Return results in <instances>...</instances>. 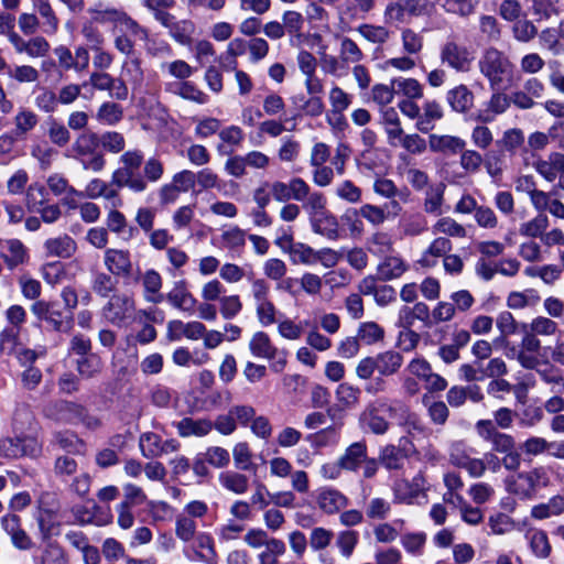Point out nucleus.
I'll use <instances>...</instances> for the list:
<instances>
[{
  "label": "nucleus",
  "instance_id": "nucleus-12",
  "mask_svg": "<svg viewBox=\"0 0 564 564\" xmlns=\"http://www.w3.org/2000/svg\"><path fill=\"white\" fill-rule=\"evenodd\" d=\"M39 453L40 446L34 438L4 437L0 440V456L4 458L36 456Z\"/></svg>",
  "mask_w": 564,
  "mask_h": 564
},
{
  "label": "nucleus",
  "instance_id": "nucleus-17",
  "mask_svg": "<svg viewBox=\"0 0 564 564\" xmlns=\"http://www.w3.org/2000/svg\"><path fill=\"white\" fill-rule=\"evenodd\" d=\"M164 90L182 99L204 105L208 101V96L199 89L194 83L184 80L166 83Z\"/></svg>",
  "mask_w": 564,
  "mask_h": 564
},
{
  "label": "nucleus",
  "instance_id": "nucleus-29",
  "mask_svg": "<svg viewBox=\"0 0 564 564\" xmlns=\"http://www.w3.org/2000/svg\"><path fill=\"white\" fill-rule=\"evenodd\" d=\"M52 444L59 449L73 455H84L85 443L76 434L69 431L57 432L53 435Z\"/></svg>",
  "mask_w": 564,
  "mask_h": 564
},
{
  "label": "nucleus",
  "instance_id": "nucleus-18",
  "mask_svg": "<svg viewBox=\"0 0 564 564\" xmlns=\"http://www.w3.org/2000/svg\"><path fill=\"white\" fill-rule=\"evenodd\" d=\"M104 262L108 271L118 276H129L132 272V261L128 250L108 249Z\"/></svg>",
  "mask_w": 564,
  "mask_h": 564
},
{
  "label": "nucleus",
  "instance_id": "nucleus-23",
  "mask_svg": "<svg viewBox=\"0 0 564 564\" xmlns=\"http://www.w3.org/2000/svg\"><path fill=\"white\" fill-rule=\"evenodd\" d=\"M7 252L1 253L9 270H14L20 265L28 263L30 256L28 248L19 239H9L6 241Z\"/></svg>",
  "mask_w": 564,
  "mask_h": 564
},
{
  "label": "nucleus",
  "instance_id": "nucleus-16",
  "mask_svg": "<svg viewBox=\"0 0 564 564\" xmlns=\"http://www.w3.org/2000/svg\"><path fill=\"white\" fill-rule=\"evenodd\" d=\"M312 231L316 235L335 241L340 238L339 223L337 217L330 212L317 215L308 219Z\"/></svg>",
  "mask_w": 564,
  "mask_h": 564
},
{
  "label": "nucleus",
  "instance_id": "nucleus-34",
  "mask_svg": "<svg viewBox=\"0 0 564 564\" xmlns=\"http://www.w3.org/2000/svg\"><path fill=\"white\" fill-rule=\"evenodd\" d=\"M141 282L144 289V297L148 302L156 304L163 300V295L160 293L162 279L155 270L145 271Z\"/></svg>",
  "mask_w": 564,
  "mask_h": 564
},
{
  "label": "nucleus",
  "instance_id": "nucleus-26",
  "mask_svg": "<svg viewBox=\"0 0 564 564\" xmlns=\"http://www.w3.org/2000/svg\"><path fill=\"white\" fill-rule=\"evenodd\" d=\"M175 427L181 437H203L213 430V422L208 419L184 417L175 424Z\"/></svg>",
  "mask_w": 564,
  "mask_h": 564
},
{
  "label": "nucleus",
  "instance_id": "nucleus-38",
  "mask_svg": "<svg viewBox=\"0 0 564 564\" xmlns=\"http://www.w3.org/2000/svg\"><path fill=\"white\" fill-rule=\"evenodd\" d=\"M281 22L291 40H300L303 37L305 18L301 12L295 10H285L282 13Z\"/></svg>",
  "mask_w": 564,
  "mask_h": 564
},
{
  "label": "nucleus",
  "instance_id": "nucleus-9",
  "mask_svg": "<svg viewBox=\"0 0 564 564\" xmlns=\"http://www.w3.org/2000/svg\"><path fill=\"white\" fill-rule=\"evenodd\" d=\"M94 12L96 13L95 21L99 23H112L116 28H120L122 32H128L140 39L148 37V31L123 10L107 8L104 10H95Z\"/></svg>",
  "mask_w": 564,
  "mask_h": 564
},
{
  "label": "nucleus",
  "instance_id": "nucleus-20",
  "mask_svg": "<svg viewBox=\"0 0 564 564\" xmlns=\"http://www.w3.org/2000/svg\"><path fill=\"white\" fill-rule=\"evenodd\" d=\"M533 166L543 178L553 182L561 173H564V154L552 152L546 159L538 158Z\"/></svg>",
  "mask_w": 564,
  "mask_h": 564
},
{
  "label": "nucleus",
  "instance_id": "nucleus-54",
  "mask_svg": "<svg viewBox=\"0 0 564 564\" xmlns=\"http://www.w3.org/2000/svg\"><path fill=\"white\" fill-rule=\"evenodd\" d=\"M247 234L241 228L234 226L221 232L220 240L221 246L225 249L239 251L246 245Z\"/></svg>",
  "mask_w": 564,
  "mask_h": 564
},
{
  "label": "nucleus",
  "instance_id": "nucleus-22",
  "mask_svg": "<svg viewBox=\"0 0 564 564\" xmlns=\"http://www.w3.org/2000/svg\"><path fill=\"white\" fill-rule=\"evenodd\" d=\"M474 93L464 84L457 85L446 93V101L452 110L466 113L474 107Z\"/></svg>",
  "mask_w": 564,
  "mask_h": 564
},
{
  "label": "nucleus",
  "instance_id": "nucleus-35",
  "mask_svg": "<svg viewBox=\"0 0 564 564\" xmlns=\"http://www.w3.org/2000/svg\"><path fill=\"white\" fill-rule=\"evenodd\" d=\"M37 122L39 117L32 110H19L14 117L13 135L20 140L25 139L28 133L36 127Z\"/></svg>",
  "mask_w": 564,
  "mask_h": 564
},
{
  "label": "nucleus",
  "instance_id": "nucleus-1",
  "mask_svg": "<svg viewBox=\"0 0 564 564\" xmlns=\"http://www.w3.org/2000/svg\"><path fill=\"white\" fill-rule=\"evenodd\" d=\"M390 421L403 427L409 434H423L425 426L420 416L401 400L378 398L369 402L359 415L362 427L376 435H383L390 429Z\"/></svg>",
  "mask_w": 564,
  "mask_h": 564
},
{
  "label": "nucleus",
  "instance_id": "nucleus-56",
  "mask_svg": "<svg viewBox=\"0 0 564 564\" xmlns=\"http://www.w3.org/2000/svg\"><path fill=\"white\" fill-rule=\"evenodd\" d=\"M77 470L78 463L69 455H59L54 460V475L62 480L74 477L77 474Z\"/></svg>",
  "mask_w": 564,
  "mask_h": 564
},
{
  "label": "nucleus",
  "instance_id": "nucleus-28",
  "mask_svg": "<svg viewBox=\"0 0 564 564\" xmlns=\"http://www.w3.org/2000/svg\"><path fill=\"white\" fill-rule=\"evenodd\" d=\"M416 129L423 133H427L434 129L435 122L443 118V109L436 100H427L424 102Z\"/></svg>",
  "mask_w": 564,
  "mask_h": 564
},
{
  "label": "nucleus",
  "instance_id": "nucleus-63",
  "mask_svg": "<svg viewBox=\"0 0 564 564\" xmlns=\"http://www.w3.org/2000/svg\"><path fill=\"white\" fill-rule=\"evenodd\" d=\"M488 527L492 534L503 535L516 529V521L503 512H498L488 518Z\"/></svg>",
  "mask_w": 564,
  "mask_h": 564
},
{
  "label": "nucleus",
  "instance_id": "nucleus-60",
  "mask_svg": "<svg viewBox=\"0 0 564 564\" xmlns=\"http://www.w3.org/2000/svg\"><path fill=\"white\" fill-rule=\"evenodd\" d=\"M401 43L403 51L412 56H419L423 50V36L412 29H404L401 32Z\"/></svg>",
  "mask_w": 564,
  "mask_h": 564
},
{
  "label": "nucleus",
  "instance_id": "nucleus-37",
  "mask_svg": "<svg viewBox=\"0 0 564 564\" xmlns=\"http://www.w3.org/2000/svg\"><path fill=\"white\" fill-rule=\"evenodd\" d=\"M250 351L261 358L273 359L278 352L276 347L271 343L270 337L263 332L253 334L249 343Z\"/></svg>",
  "mask_w": 564,
  "mask_h": 564
},
{
  "label": "nucleus",
  "instance_id": "nucleus-45",
  "mask_svg": "<svg viewBox=\"0 0 564 564\" xmlns=\"http://www.w3.org/2000/svg\"><path fill=\"white\" fill-rule=\"evenodd\" d=\"M162 438L153 432L142 433L139 437V447L145 458H156L162 456Z\"/></svg>",
  "mask_w": 564,
  "mask_h": 564
},
{
  "label": "nucleus",
  "instance_id": "nucleus-36",
  "mask_svg": "<svg viewBox=\"0 0 564 564\" xmlns=\"http://www.w3.org/2000/svg\"><path fill=\"white\" fill-rule=\"evenodd\" d=\"M511 102V99L501 91H496L491 95L487 102V108L484 113L479 116L482 122H490L498 115L507 111Z\"/></svg>",
  "mask_w": 564,
  "mask_h": 564
},
{
  "label": "nucleus",
  "instance_id": "nucleus-11",
  "mask_svg": "<svg viewBox=\"0 0 564 564\" xmlns=\"http://www.w3.org/2000/svg\"><path fill=\"white\" fill-rule=\"evenodd\" d=\"M31 313L40 322H45L54 332H66L68 329L63 312L56 302L37 300L32 303Z\"/></svg>",
  "mask_w": 564,
  "mask_h": 564
},
{
  "label": "nucleus",
  "instance_id": "nucleus-43",
  "mask_svg": "<svg viewBox=\"0 0 564 564\" xmlns=\"http://www.w3.org/2000/svg\"><path fill=\"white\" fill-rule=\"evenodd\" d=\"M427 221L425 217L420 214H410L401 218L399 227L401 232L406 237H415L426 230Z\"/></svg>",
  "mask_w": 564,
  "mask_h": 564
},
{
  "label": "nucleus",
  "instance_id": "nucleus-6",
  "mask_svg": "<svg viewBox=\"0 0 564 564\" xmlns=\"http://www.w3.org/2000/svg\"><path fill=\"white\" fill-rule=\"evenodd\" d=\"M441 63L457 73H468L475 61V52L467 45L451 39L440 48Z\"/></svg>",
  "mask_w": 564,
  "mask_h": 564
},
{
  "label": "nucleus",
  "instance_id": "nucleus-47",
  "mask_svg": "<svg viewBox=\"0 0 564 564\" xmlns=\"http://www.w3.org/2000/svg\"><path fill=\"white\" fill-rule=\"evenodd\" d=\"M529 329L535 336H553L558 330V325L555 321L546 316H536L529 324L523 323L521 330Z\"/></svg>",
  "mask_w": 564,
  "mask_h": 564
},
{
  "label": "nucleus",
  "instance_id": "nucleus-3",
  "mask_svg": "<svg viewBox=\"0 0 564 564\" xmlns=\"http://www.w3.org/2000/svg\"><path fill=\"white\" fill-rule=\"evenodd\" d=\"M551 485V478L544 466H536L529 470L509 475L505 479L508 494L520 500H532L540 488Z\"/></svg>",
  "mask_w": 564,
  "mask_h": 564
},
{
  "label": "nucleus",
  "instance_id": "nucleus-14",
  "mask_svg": "<svg viewBox=\"0 0 564 564\" xmlns=\"http://www.w3.org/2000/svg\"><path fill=\"white\" fill-rule=\"evenodd\" d=\"M43 248L48 258L68 259L75 254L77 243L69 235L62 234L46 239Z\"/></svg>",
  "mask_w": 564,
  "mask_h": 564
},
{
  "label": "nucleus",
  "instance_id": "nucleus-46",
  "mask_svg": "<svg viewBox=\"0 0 564 564\" xmlns=\"http://www.w3.org/2000/svg\"><path fill=\"white\" fill-rule=\"evenodd\" d=\"M107 226L110 231L121 236L123 239H131L134 234V229L128 226L124 215L112 208L107 215Z\"/></svg>",
  "mask_w": 564,
  "mask_h": 564
},
{
  "label": "nucleus",
  "instance_id": "nucleus-4",
  "mask_svg": "<svg viewBox=\"0 0 564 564\" xmlns=\"http://www.w3.org/2000/svg\"><path fill=\"white\" fill-rule=\"evenodd\" d=\"M119 162L121 166L112 172L111 184L118 188L127 187L133 193L144 192L148 188V182L139 172L143 163V153L140 150L126 151L121 154Z\"/></svg>",
  "mask_w": 564,
  "mask_h": 564
},
{
  "label": "nucleus",
  "instance_id": "nucleus-13",
  "mask_svg": "<svg viewBox=\"0 0 564 564\" xmlns=\"http://www.w3.org/2000/svg\"><path fill=\"white\" fill-rule=\"evenodd\" d=\"M90 85L97 90H106L109 96L117 100H126L129 88L123 79L115 78L105 72H94L89 77Z\"/></svg>",
  "mask_w": 564,
  "mask_h": 564
},
{
  "label": "nucleus",
  "instance_id": "nucleus-24",
  "mask_svg": "<svg viewBox=\"0 0 564 564\" xmlns=\"http://www.w3.org/2000/svg\"><path fill=\"white\" fill-rule=\"evenodd\" d=\"M429 145L433 152L454 155L464 150L466 142L455 135L431 134L429 138Z\"/></svg>",
  "mask_w": 564,
  "mask_h": 564
},
{
  "label": "nucleus",
  "instance_id": "nucleus-39",
  "mask_svg": "<svg viewBox=\"0 0 564 564\" xmlns=\"http://www.w3.org/2000/svg\"><path fill=\"white\" fill-rule=\"evenodd\" d=\"M445 184L430 186L425 192L423 208L426 214L441 215L444 202Z\"/></svg>",
  "mask_w": 564,
  "mask_h": 564
},
{
  "label": "nucleus",
  "instance_id": "nucleus-62",
  "mask_svg": "<svg viewBox=\"0 0 564 564\" xmlns=\"http://www.w3.org/2000/svg\"><path fill=\"white\" fill-rule=\"evenodd\" d=\"M397 94H402L406 99H416L423 96V86L414 78L393 79Z\"/></svg>",
  "mask_w": 564,
  "mask_h": 564
},
{
  "label": "nucleus",
  "instance_id": "nucleus-33",
  "mask_svg": "<svg viewBox=\"0 0 564 564\" xmlns=\"http://www.w3.org/2000/svg\"><path fill=\"white\" fill-rule=\"evenodd\" d=\"M564 512V497L553 496L546 502L539 503L531 509V517L536 520H544L560 516Z\"/></svg>",
  "mask_w": 564,
  "mask_h": 564
},
{
  "label": "nucleus",
  "instance_id": "nucleus-10",
  "mask_svg": "<svg viewBox=\"0 0 564 564\" xmlns=\"http://www.w3.org/2000/svg\"><path fill=\"white\" fill-rule=\"evenodd\" d=\"M195 186V173L189 170H183L172 177L170 183L162 185L159 189L160 205L167 206L174 204L181 193H186Z\"/></svg>",
  "mask_w": 564,
  "mask_h": 564
},
{
  "label": "nucleus",
  "instance_id": "nucleus-61",
  "mask_svg": "<svg viewBox=\"0 0 564 564\" xmlns=\"http://www.w3.org/2000/svg\"><path fill=\"white\" fill-rule=\"evenodd\" d=\"M301 152V143L293 137H284L278 150V159L283 163L295 162Z\"/></svg>",
  "mask_w": 564,
  "mask_h": 564
},
{
  "label": "nucleus",
  "instance_id": "nucleus-25",
  "mask_svg": "<svg viewBox=\"0 0 564 564\" xmlns=\"http://www.w3.org/2000/svg\"><path fill=\"white\" fill-rule=\"evenodd\" d=\"M377 371L380 376L390 377L399 372L403 365V356L395 350L389 349L375 356Z\"/></svg>",
  "mask_w": 564,
  "mask_h": 564
},
{
  "label": "nucleus",
  "instance_id": "nucleus-2",
  "mask_svg": "<svg viewBox=\"0 0 564 564\" xmlns=\"http://www.w3.org/2000/svg\"><path fill=\"white\" fill-rule=\"evenodd\" d=\"M477 66L480 75L487 79L494 90H500L513 80L514 64L503 51L496 46H487L482 50Z\"/></svg>",
  "mask_w": 564,
  "mask_h": 564
},
{
  "label": "nucleus",
  "instance_id": "nucleus-40",
  "mask_svg": "<svg viewBox=\"0 0 564 564\" xmlns=\"http://www.w3.org/2000/svg\"><path fill=\"white\" fill-rule=\"evenodd\" d=\"M219 484L227 490L242 495L249 488V479L246 475L238 471H224L219 475Z\"/></svg>",
  "mask_w": 564,
  "mask_h": 564
},
{
  "label": "nucleus",
  "instance_id": "nucleus-32",
  "mask_svg": "<svg viewBox=\"0 0 564 564\" xmlns=\"http://www.w3.org/2000/svg\"><path fill=\"white\" fill-rule=\"evenodd\" d=\"M452 242L448 238L437 237L435 238L429 248L423 252L420 264L423 267H433L436 261L435 258L445 257L447 252L452 250Z\"/></svg>",
  "mask_w": 564,
  "mask_h": 564
},
{
  "label": "nucleus",
  "instance_id": "nucleus-55",
  "mask_svg": "<svg viewBox=\"0 0 564 564\" xmlns=\"http://www.w3.org/2000/svg\"><path fill=\"white\" fill-rule=\"evenodd\" d=\"M434 234H443L453 238H465L467 235L466 228L451 217L440 218L433 225Z\"/></svg>",
  "mask_w": 564,
  "mask_h": 564
},
{
  "label": "nucleus",
  "instance_id": "nucleus-41",
  "mask_svg": "<svg viewBox=\"0 0 564 564\" xmlns=\"http://www.w3.org/2000/svg\"><path fill=\"white\" fill-rule=\"evenodd\" d=\"M384 335L386 332L383 327L376 322L360 323L356 333L359 341L364 343L365 345H375L379 341H382Z\"/></svg>",
  "mask_w": 564,
  "mask_h": 564
},
{
  "label": "nucleus",
  "instance_id": "nucleus-30",
  "mask_svg": "<svg viewBox=\"0 0 564 564\" xmlns=\"http://www.w3.org/2000/svg\"><path fill=\"white\" fill-rule=\"evenodd\" d=\"M367 457V445L365 442H356L349 445L339 457L340 465L346 470L356 471Z\"/></svg>",
  "mask_w": 564,
  "mask_h": 564
},
{
  "label": "nucleus",
  "instance_id": "nucleus-15",
  "mask_svg": "<svg viewBox=\"0 0 564 564\" xmlns=\"http://www.w3.org/2000/svg\"><path fill=\"white\" fill-rule=\"evenodd\" d=\"M119 79H123L127 86L130 85L133 91H141L145 76L139 55L130 56L122 62Z\"/></svg>",
  "mask_w": 564,
  "mask_h": 564
},
{
  "label": "nucleus",
  "instance_id": "nucleus-51",
  "mask_svg": "<svg viewBox=\"0 0 564 564\" xmlns=\"http://www.w3.org/2000/svg\"><path fill=\"white\" fill-rule=\"evenodd\" d=\"M391 512V502L381 497H373L365 505L366 517L370 520H384Z\"/></svg>",
  "mask_w": 564,
  "mask_h": 564
},
{
  "label": "nucleus",
  "instance_id": "nucleus-27",
  "mask_svg": "<svg viewBox=\"0 0 564 564\" xmlns=\"http://www.w3.org/2000/svg\"><path fill=\"white\" fill-rule=\"evenodd\" d=\"M193 551L197 560L212 564L217 558V552L213 536L207 532H198L194 538Z\"/></svg>",
  "mask_w": 564,
  "mask_h": 564
},
{
  "label": "nucleus",
  "instance_id": "nucleus-50",
  "mask_svg": "<svg viewBox=\"0 0 564 564\" xmlns=\"http://www.w3.org/2000/svg\"><path fill=\"white\" fill-rule=\"evenodd\" d=\"M447 13L467 18L475 12L477 0H436Z\"/></svg>",
  "mask_w": 564,
  "mask_h": 564
},
{
  "label": "nucleus",
  "instance_id": "nucleus-21",
  "mask_svg": "<svg viewBox=\"0 0 564 564\" xmlns=\"http://www.w3.org/2000/svg\"><path fill=\"white\" fill-rule=\"evenodd\" d=\"M471 400L475 403L482 401L484 394L481 389L476 386H453L446 393L447 404L452 408L463 406L467 400Z\"/></svg>",
  "mask_w": 564,
  "mask_h": 564
},
{
  "label": "nucleus",
  "instance_id": "nucleus-31",
  "mask_svg": "<svg viewBox=\"0 0 564 564\" xmlns=\"http://www.w3.org/2000/svg\"><path fill=\"white\" fill-rule=\"evenodd\" d=\"M166 299L174 307L184 312H192L196 304L195 297L187 291L184 282H177Z\"/></svg>",
  "mask_w": 564,
  "mask_h": 564
},
{
  "label": "nucleus",
  "instance_id": "nucleus-42",
  "mask_svg": "<svg viewBox=\"0 0 564 564\" xmlns=\"http://www.w3.org/2000/svg\"><path fill=\"white\" fill-rule=\"evenodd\" d=\"M406 271V264L400 257H387L378 265V274L384 281L397 279Z\"/></svg>",
  "mask_w": 564,
  "mask_h": 564
},
{
  "label": "nucleus",
  "instance_id": "nucleus-48",
  "mask_svg": "<svg viewBox=\"0 0 564 564\" xmlns=\"http://www.w3.org/2000/svg\"><path fill=\"white\" fill-rule=\"evenodd\" d=\"M196 520L188 514L178 513L175 518V535L184 543L192 542L197 535Z\"/></svg>",
  "mask_w": 564,
  "mask_h": 564
},
{
  "label": "nucleus",
  "instance_id": "nucleus-8",
  "mask_svg": "<svg viewBox=\"0 0 564 564\" xmlns=\"http://www.w3.org/2000/svg\"><path fill=\"white\" fill-rule=\"evenodd\" d=\"M478 436L491 445V451L505 454L516 448V440L512 435L500 432L492 420H479L475 424Z\"/></svg>",
  "mask_w": 564,
  "mask_h": 564
},
{
  "label": "nucleus",
  "instance_id": "nucleus-57",
  "mask_svg": "<svg viewBox=\"0 0 564 564\" xmlns=\"http://www.w3.org/2000/svg\"><path fill=\"white\" fill-rule=\"evenodd\" d=\"M46 188L39 182H34L25 189L24 203L30 212L39 210L46 199Z\"/></svg>",
  "mask_w": 564,
  "mask_h": 564
},
{
  "label": "nucleus",
  "instance_id": "nucleus-5",
  "mask_svg": "<svg viewBox=\"0 0 564 564\" xmlns=\"http://www.w3.org/2000/svg\"><path fill=\"white\" fill-rule=\"evenodd\" d=\"M98 143V135L94 132L79 134L72 145V158L79 161L83 169L100 172L106 161L97 151Z\"/></svg>",
  "mask_w": 564,
  "mask_h": 564
},
{
  "label": "nucleus",
  "instance_id": "nucleus-59",
  "mask_svg": "<svg viewBox=\"0 0 564 564\" xmlns=\"http://www.w3.org/2000/svg\"><path fill=\"white\" fill-rule=\"evenodd\" d=\"M373 191L376 194L384 198L399 197L403 203L408 202L409 192L400 191L393 181L388 178H377L373 183Z\"/></svg>",
  "mask_w": 564,
  "mask_h": 564
},
{
  "label": "nucleus",
  "instance_id": "nucleus-52",
  "mask_svg": "<svg viewBox=\"0 0 564 564\" xmlns=\"http://www.w3.org/2000/svg\"><path fill=\"white\" fill-rule=\"evenodd\" d=\"M364 58V53L350 37H340L339 59L343 64H357Z\"/></svg>",
  "mask_w": 564,
  "mask_h": 564
},
{
  "label": "nucleus",
  "instance_id": "nucleus-49",
  "mask_svg": "<svg viewBox=\"0 0 564 564\" xmlns=\"http://www.w3.org/2000/svg\"><path fill=\"white\" fill-rule=\"evenodd\" d=\"M532 553L540 558H545L551 553V545L547 535L542 530H529L527 533Z\"/></svg>",
  "mask_w": 564,
  "mask_h": 564
},
{
  "label": "nucleus",
  "instance_id": "nucleus-58",
  "mask_svg": "<svg viewBox=\"0 0 564 564\" xmlns=\"http://www.w3.org/2000/svg\"><path fill=\"white\" fill-rule=\"evenodd\" d=\"M375 8V0H345L344 13L350 19H365Z\"/></svg>",
  "mask_w": 564,
  "mask_h": 564
},
{
  "label": "nucleus",
  "instance_id": "nucleus-53",
  "mask_svg": "<svg viewBox=\"0 0 564 564\" xmlns=\"http://www.w3.org/2000/svg\"><path fill=\"white\" fill-rule=\"evenodd\" d=\"M123 118V109L111 101L104 102L97 110L96 119L108 126H115Z\"/></svg>",
  "mask_w": 564,
  "mask_h": 564
},
{
  "label": "nucleus",
  "instance_id": "nucleus-44",
  "mask_svg": "<svg viewBox=\"0 0 564 564\" xmlns=\"http://www.w3.org/2000/svg\"><path fill=\"white\" fill-rule=\"evenodd\" d=\"M76 370L84 379H91L102 370V361L96 354L83 356L76 361Z\"/></svg>",
  "mask_w": 564,
  "mask_h": 564
},
{
  "label": "nucleus",
  "instance_id": "nucleus-19",
  "mask_svg": "<svg viewBox=\"0 0 564 564\" xmlns=\"http://www.w3.org/2000/svg\"><path fill=\"white\" fill-rule=\"evenodd\" d=\"M316 503L324 513L335 514L348 506V498L333 488H323L317 492Z\"/></svg>",
  "mask_w": 564,
  "mask_h": 564
},
{
  "label": "nucleus",
  "instance_id": "nucleus-64",
  "mask_svg": "<svg viewBox=\"0 0 564 564\" xmlns=\"http://www.w3.org/2000/svg\"><path fill=\"white\" fill-rule=\"evenodd\" d=\"M41 564H68V557L62 546L51 542L41 555Z\"/></svg>",
  "mask_w": 564,
  "mask_h": 564
},
{
  "label": "nucleus",
  "instance_id": "nucleus-7",
  "mask_svg": "<svg viewBox=\"0 0 564 564\" xmlns=\"http://www.w3.org/2000/svg\"><path fill=\"white\" fill-rule=\"evenodd\" d=\"M135 303L126 293L113 294L101 308V316L115 326H123L133 319Z\"/></svg>",
  "mask_w": 564,
  "mask_h": 564
}]
</instances>
